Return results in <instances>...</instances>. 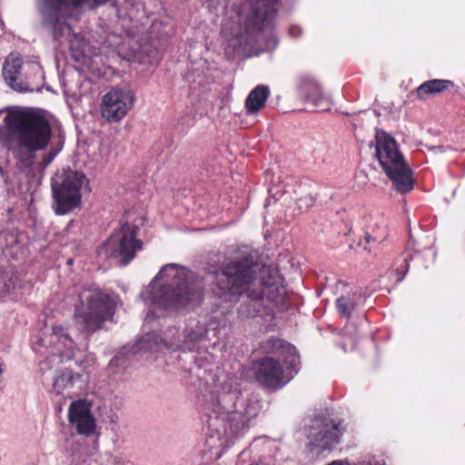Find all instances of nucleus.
I'll return each mask as SVG.
<instances>
[{"mask_svg": "<svg viewBox=\"0 0 465 465\" xmlns=\"http://www.w3.org/2000/svg\"><path fill=\"white\" fill-rule=\"evenodd\" d=\"M283 361L293 372L297 373L299 370L300 361L299 356L296 353V349L293 347V351L286 350L285 353L282 356Z\"/></svg>", "mask_w": 465, "mask_h": 465, "instance_id": "393cba45", "label": "nucleus"}, {"mask_svg": "<svg viewBox=\"0 0 465 465\" xmlns=\"http://www.w3.org/2000/svg\"><path fill=\"white\" fill-rule=\"evenodd\" d=\"M240 379L233 375H226L221 391L207 405V424L221 440L238 436L252 418H255L260 406L257 401H248L246 404L240 402L242 391Z\"/></svg>", "mask_w": 465, "mask_h": 465, "instance_id": "20e7f679", "label": "nucleus"}, {"mask_svg": "<svg viewBox=\"0 0 465 465\" xmlns=\"http://www.w3.org/2000/svg\"><path fill=\"white\" fill-rule=\"evenodd\" d=\"M262 349L266 353L277 354L282 357L286 350L293 351V346L279 338H271L262 344Z\"/></svg>", "mask_w": 465, "mask_h": 465, "instance_id": "5701e85b", "label": "nucleus"}, {"mask_svg": "<svg viewBox=\"0 0 465 465\" xmlns=\"http://www.w3.org/2000/svg\"><path fill=\"white\" fill-rule=\"evenodd\" d=\"M12 287H14V283L10 281L9 283H6L5 282L4 283V287H3V291H2V294H9L11 292V289Z\"/></svg>", "mask_w": 465, "mask_h": 465, "instance_id": "7c9ffc66", "label": "nucleus"}, {"mask_svg": "<svg viewBox=\"0 0 465 465\" xmlns=\"http://www.w3.org/2000/svg\"><path fill=\"white\" fill-rule=\"evenodd\" d=\"M328 465H343V462L341 460H334Z\"/></svg>", "mask_w": 465, "mask_h": 465, "instance_id": "473e14b6", "label": "nucleus"}, {"mask_svg": "<svg viewBox=\"0 0 465 465\" xmlns=\"http://www.w3.org/2000/svg\"><path fill=\"white\" fill-rule=\"evenodd\" d=\"M3 366H4V362H3V360L0 358V375H2L4 372Z\"/></svg>", "mask_w": 465, "mask_h": 465, "instance_id": "72a5a7b5", "label": "nucleus"}, {"mask_svg": "<svg viewBox=\"0 0 465 465\" xmlns=\"http://www.w3.org/2000/svg\"><path fill=\"white\" fill-rule=\"evenodd\" d=\"M358 304L356 294L342 295L336 300V308L340 314L345 318H350Z\"/></svg>", "mask_w": 465, "mask_h": 465, "instance_id": "b1692460", "label": "nucleus"}, {"mask_svg": "<svg viewBox=\"0 0 465 465\" xmlns=\"http://www.w3.org/2000/svg\"><path fill=\"white\" fill-rule=\"evenodd\" d=\"M163 24L162 23H158V22H154L153 25H152V32H154L155 28L162 25Z\"/></svg>", "mask_w": 465, "mask_h": 465, "instance_id": "2f4dec72", "label": "nucleus"}, {"mask_svg": "<svg viewBox=\"0 0 465 465\" xmlns=\"http://www.w3.org/2000/svg\"><path fill=\"white\" fill-rule=\"evenodd\" d=\"M404 275H405V273H403L402 275L399 276V278L397 279V282H401L403 280V278H404Z\"/></svg>", "mask_w": 465, "mask_h": 465, "instance_id": "f704fd0d", "label": "nucleus"}, {"mask_svg": "<svg viewBox=\"0 0 465 465\" xmlns=\"http://www.w3.org/2000/svg\"><path fill=\"white\" fill-rule=\"evenodd\" d=\"M213 292L224 302H236L242 298L237 308L241 321L262 315L271 305L283 309L287 293L279 270L259 263L252 255L224 264Z\"/></svg>", "mask_w": 465, "mask_h": 465, "instance_id": "f257e3e1", "label": "nucleus"}, {"mask_svg": "<svg viewBox=\"0 0 465 465\" xmlns=\"http://www.w3.org/2000/svg\"><path fill=\"white\" fill-rule=\"evenodd\" d=\"M387 238V233L383 231L382 233L378 234L372 232V233L366 232L365 233V241L367 243H371V242H381Z\"/></svg>", "mask_w": 465, "mask_h": 465, "instance_id": "c85d7f7f", "label": "nucleus"}, {"mask_svg": "<svg viewBox=\"0 0 465 465\" xmlns=\"http://www.w3.org/2000/svg\"><path fill=\"white\" fill-rule=\"evenodd\" d=\"M112 2L114 0H40V11L54 37L58 38L65 30H70L64 20L74 9L86 7L92 10Z\"/></svg>", "mask_w": 465, "mask_h": 465, "instance_id": "6e6552de", "label": "nucleus"}, {"mask_svg": "<svg viewBox=\"0 0 465 465\" xmlns=\"http://www.w3.org/2000/svg\"><path fill=\"white\" fill-rule=\"evenodd\" d=\"M450 80L433 79L421 84L417 89V95L420 99H427L430 95H434L443 92L450 86H452Z\"/></svg>", "mask_w": 465, "mask_h": 465, "instance_id": "4be33fe9", "label": "nucleus"}, {"mask_svg": "<svg viewBox=\"0 0 465 465\" xmlns=\"http://www.w3.org/2000/svg\"><path fill=\"white\" fill-rule=\"evenodd\" d=\"M134 94L129 88H113L104 94L101 105L103 118L118 122L133 108Z\"/></svg>", "mask_w": 465, "mask_h": 465, "instance_id": "ddd939ff", "label": "nucleus"}, {"mask_svg": "<svg viewBox=\"0 0 465 465\" xmlns=\"http://www.w3.org/2000/svg\"><path fill=\"white\" fill-rule=\"evenodd\" d=\"M69 422L79 434L90 436L95 430V420L91 413V404L85 400L74 401L68 410Z\"/></svg>", "mask_w": 465, "mask_h": 465, "instance_id": "dca6fc26", "label": "nucleus"}, {"mask_svg": "<svg viewBox=\"0 0 465 465\" xmlns=\"http://www.w3.org/2000/svg\"><path fill=\"white\" fill-rule=\"evenodd\" d=\"M84 181L83 173L72 170H64L53 179L54 210L56 214H67L80 205V190Z\"/></svg>", "mask_w": 465, "mask_h": 465, "instance_id": "1a4fd4ad", "label": "nucleus"}, {"mask_svg": "<svg viewBox=\"0 0 465 465\" xmlns=\"http://www.w3.org/2000/svg\"><path fill=\"white\" fill-rule=\"evenodd\" d=\"M298 86L306 102L315 106H319L326 99L322 86L310 76H302Z\"/></svg>", "mask_w": 465, "mask_h": 465, "instance_id": "a211bd4d", "label": "nucleus"}, {"mask_svg": "<svg viewBox=\"0 0 465 465\" xmlns=\"http://www.w3.org/2000/svg\"><path fill=\"white\" fill-rule=\"evenodd\" d=\"M136 226L124 224L113 233L98 249V255L106 260H114L117 264L126 265L142 248V241L136 239Z\"/></svg>", "mask_w": 465, "mask_h": 465, "instance_id": "9d476101", "label": "nucleus"}, {"mask_svg": "<svg viewBox=\"0 0 465 465\" xmlns=\"http://www.w3.org/2000/svg\"><path fill=\"white\" fill-rule=\"evenodd\" d=\"M46 338V341L42 340V345L47 346L48 343L53 347V352L40 363V371L43 375L51 371L56 363L73 360L76 349L75 342L67 331L60 325L53 326L52 331Z\"/></svg>", "mask_w": 465, "mask_h": 465, "instance_id": "9b49d317", "label": "nucleus"}, {"mask_svg": "<svg viewBox=\"0 0 465 465\" xmlns=\"http://www.w3.org/2000/svg\"><path fill=\"white\" fill-rule=\"evenodd\" d=\"M375 156L395 190L407 193L413 189L412 171L398 148L395 139L382 130L375 134Z\"/></svg>", "mask_w": 465, "mask_h": 465, "instance_id": "0eeeda50", "label": "nucleus"}, {"mask_svg": "<svg viewBox=\"0 0 465 465\" xmlns=\"http://www.w3.org/2000/svg\"><path fill=\"white\" fill-rule=\"evenodd\" d=\"M314 197L311 193H306L297 199V205L300 209H308L314 203Z\"/></svg>", "mask_w": 465, "mask_h": 465, "instance_id": "bb28decb", "label": "nucleus"}, {"mask_svg": "<svg viewBox=\"0 0 465 465\" xmlns=\"http://www.w3.org/2000/svg\"><path fill=\"white\" fill-rule=\"evenodd\" d=\"M279 0H209L213 12L221 9L224 15L222 33L228 45L234 50L255 45L273 48L277 39L273 27Z\"/></svg>", "mask_w": 465, "mask_h": 465, "instance_id": "f03ea898", "label": "nucleus"}, {"mask_svg": "<svg viewBox=\"0 0 465 465\" xmlns=\"http://www.w3.org/2000/svg\"><path fill=\"white\" fill-rule=\"evenodd\" d=\"M23 59L19 55L9 54L3 65L5 82L16 92L27 91V84L22 77Z\"/></svg>", "mask_w": 465, "mask_h": 465, "instance_id": "f3484780", "label": "nucleus"}, {"mask_svg": "<svg viewBox=\"0 0 465 465\" xmlns=\"http://www.w3.org/2000/svg\"><path fill=\"white\" fill-rule=\"evenodd\" d=\"M203 74V71H200L199 67L192 66L191 69L185 74V79L187 82H196L199 81L201 83V78Z\"/></svg>", "mask_w": 465, "mask_h": 465, "instance_id": "cd10ccee", "label": "nucleus"}, {"mask_svg": "<svg viewBox=\"0 0 465 465\" xmlns=\"http://www.w3.org/2000/svg\"><path fill=\"white\" fill-rule=\"evenodd\" d=\"M341 431L339 425L331 422L328 419H316L309 431L311 443L322 450L331 448L334 443H338Z\"/></svg>", "mask_w": 465, "mask_h": 465, "instance_id": "2eb2a0df", "label": "nucleus"}, {"mask_svg": "<svg viewBox=\"0 0 465 465\" xmlns=\"http://www.w3.org/2000/svg\"><path fill=\"white\" fill-rule=\"evenodd\" d=\"M270 95L267 85L260 84L253 88L245 100V109L249 114L259 112Z\"/></svg>", "mask_w": 465, "mask_h": 465, "instance_id": "412c9836", "label": "nucleus"}, {"mask_svg": "<svg viewBox=\"0 0 465 465\" xmlns=\"http://www.w3.org/2000/svg\"><path fill=\"white\" fill-rule=\"evenodd\" d=\"M80 378L81 375L79 373L67 369L63 371L55 370L51 373L53 389L57 394L74 388Z\"/></svg>", "mask_w": 465, "mask_h": 465, "instance_id": "6ab92c4d", "label": "nucleus"}, {"mask_svg": "<svg viewBox=\"0 0 465 465\" xmlns=\"http://www.w3.org/2000/svg\"><path fill=\"white\" fill-rule=\"evenodd\" d=\"M115 302L98 288H85L78 294L74 305V319L78 329L87 334L103 328L114 315Z\"/></svg>", "mask_w": 465, "mask_h": 465, "instance_id": "423d86ee", "label": "nucleus"}, {"mask_svg": "<svg viewBox=\"0 0 465 465\" xmlns=\"http://www.w3.org/2000/svg\"><path fill=\"white\" fill-rule=\"evenodd\" d=\"M63 148V143H60L57 146L51 147L50 150L45 153L42 157V164L44 167L48 166L54 159L57 156V154L60 153V151Z\"/></svg>", "mask_w": 465, "mask_h": 465, "instance_id": "a878e982", "label": "nucleus"}, {"mask_svg": "<svg viewBox=\"0 0 465 465\" xmlns=\"http://www.w3.org/2000/svg\"><path fill=\"white\" fill-rule=\"evenodd\" d=\"M153 303L163 309L184 307L203 298V284L176 263L164 265L150 283Z\"/></svg>", "mask_w": 465, "mask_h": 465, "instance_id": "39448f33", "label": "nucleus"}, {"mask_svg": "<svg viewBox=\"0 0 465 465\" xmlns=\"http://www.w3.org/2000/svg\"><path fill=\"white\" fill-rule=\"evenodd\" d=\"M207 333L208 329L204 323L187 326L182 332L176 327H172L165 331L164 344L167 350L173 351H193Z\"/></svg>", "mask_w": 465, "mask_h": 465, "instance_id": "f8f14e48", "label": "nucleus"}, {"mask_svg": "<svg viewBox=\"0 0 465 465\" xmlns=\"http://www.w3.org/2000/svg\"><path fill=\"white\" fill-rule=\"evenodd\" d=\"M48 119L31 108L11 110L0 125V144L25 166L33 164L35 153L50 143Z\"/></svg>", "mask_w": 465, "mask_h": 465, "instance_id": "7ed1b4c3", "label": "nucleus"}, {"mask_svg": "<svg viewBox=\"0 0 465 465\" xmlns=\"http://www.w3.org/2000/svg\"><path fill=\"white\" fill-rule=\"evenodd\" d=\"M74 39L71 41V46L72 48H74L75 42H79V45H77L76 48H79L80 51L84 54L86 51V42L84 38L78 35H74Z\"/></svg>", "mask_w": 465, "mask_h": 465, "instance_id": "c756f323", "label": "nucleus"}, {"mask_svg": "<svg viewBox=\"0 0 465 465\" xmlns=\"http://www.w3.org/2000/svg\"><path fill=\"white\" fill-rule=\"evenodd\" d=\"M164 340L165 332L163 337L155 332L146 333L134 343V352H153L163 349L167 350Z\"/></svg>", "mask_w": 465, "mask_h": 465, "instance_id": "aec40b11", "label": "nucleus"}, {"mask_svg": "<svg viewBox=\"0 0 465 465\" xmlns=\"http://www.w3.org/2000/svg\"><path fill=\"white\" fill-rule=\"evenodd\" d=\"M252 370L257 381L265 388L278 390L290 381L284 380L282 366L272 357H263L256 361Z\"/></svg>", "mask_w": 465, "mask_h": 465, "instance_id": "4468645a", "label": "nucleus"}]
</instances>
